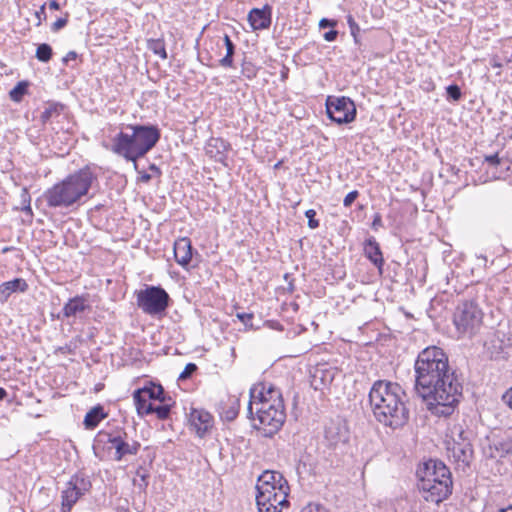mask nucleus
I'll list each match as a JSON object with an SVG mask.
<instances>
[{"label": "nucleus", "instance_id": "56", "mask_svg": "<svg viewBox=\"0 0 512 512\" xmlns=\"http://www.w3.org/2000/svg\"><path fill=\"white\" fill-rule=\"evenodd\" d=\"M6 397H7V391L4 388L0 387V401L4 400Z\"/></svg>", "mask_w": 512, "mask_h": 512}, {"label": "nucleus", "instance_id": "1", "mask_svg": "<svg viewBox=\"0 0 512 512\" xmlns=\"http://www.w3.org/2000/svg\"><path fill=\"white\" fill-rule=\"evenodd\" d=\"M415 391L436 416H450L462 397L463 378L449 366L447 354L437 346L419 352L415 363Z\"/></svg>", "mask_w": 512, "mask_h": 512}, {"label": "nucleus", "instance_id": "26", "mask_svg": "<svg viewBox=\"0 0 512 512\" xmlns=\"http://www.w3.org/2000/svg\"><path fill=\"white\" fill-rule=\"evenodd\" d=\"M107 416L108 414L105 412L104 407L101 404H97L86 413L83 425L85 429L93 430Z\"/></svg>", "mask_w": 512, "mask_h": 512}, {"label": "nucleus", "instance_id": "62", "mask_svg": "<svg viewBox=\"0 0 512 512\" xmlns=\"http://www.w3.org/2000/svg\"><path fill=\"white\" fill-rule=\"evenodd\" d=\"M492 66H493V67H501L502 65H501L500 63H498V62H494V63L492 64Z\"/></svg>", "mask_w": 512, "mask_h": 512}, {"label": "nucleus", "instance_id": "19", "mask_svg": "<svg viewBox=\"0 0 512 512\" xmlns=\"http://www.w3.org/2000/svg\"><path fill=\"white\" fill-rule=\"evenodd\" d=\"M88 294L76 295L70 298L63 306L62 311L57 315L58 319L76 318L89 311L91 306L88 303Z\"/></svg>", "mask_w": 512, "mask_h": 512}, {"label": "nucleus", "instance_id": "23", "mask_svg": "<svg viewBox=\"0 0 512 512\" xmlns=\"http://www.w3.org/2000/svg\"><path fill=\"white\" fill-rule=\"evenodd\" d=\"M173 252L176 262L182 267H187L192 260V244L190 239L183 237L175 240Z\"/></svg>", "mask_w": 512, "mask_h": 512}, {"label": "nucleus", "instance_id": "37", "mask_svg": "<svg viewBox=\"0 0 512 512\" xmlns=\"http://www.w3.org/2000/svg\"><path fill=\"white\" fill-rule=\"evenodd\" d=\"M347 19V24L350 28V33H351V36L353 37L354 39V42L357 44L359 43V37H358V34L360 32V27L359 25L356 23L354 17L352 15H347L346 17Z\"/></svg>", "mask_w": 512, "mask_h": 512}, {"label": "nucleus", "instance_id": "55", "mask_svg": "<svg viewBox=\"0 0 512 512\" xmlns=\"http://www.w3.org/2000/svg\"><path fill=\"white\" fill-rule=\"evenodd\" d=\"M223 42H224L225 47H227L230 44H233V41L231 40V38L227 34L224 35Z\"/></svg>", "mask_w": 512, "mask_h": 512}, {"label": "nucleus", "instance_id": "39", "mask_svg": "<svg viewBox=\"0 0 512 512\" xmlns=\"http://www.w3.org/2000/svg\"><path fill=\"white\" fill-rule=\"evenodd\" d=\"M197 370V365L195 363H188L184 370L180 373L178 379L181 381L189 379Z\"/></svg>", "mask_w": 512, "mask_h": 512}, {"label": "nucleus", "instance_id": "8", "mask_svg": "<svg viewBox=\"0 0 512 512\" xmlns=\"http://www.w3.org/2000/svg\"><path fill=\"white\" fill-rule=\"evenodd\" d=\"M259 425L255 428L261 431L264 437H273L283 426L286 419L285 406L280 391L273 387H261L259 401L256 407Z\"/></svg>", "mask_w": 512, "mask_h": 512}, {"label": "nucleus", "instance_id": "53", "mask_svg": "<svg viewBox=\"0 0 512 512\" xmlns=\"http://www.w3.org/2000/svg\"><path fill=\"white\" fill-rule=\"evenodd\" d=\"M170 297L169 294L162 288V312L169 305Z\"/></svg>", "mask_w": 512, "mask_h": 512}, {"label": "nucleus", "instance_id": "32", "mask_svg": "<svg viewBox=\"0 0 512 512\" xmlns=\"http://www.w3.org/2000/svg\"><path fill=\"white\" fill-rule=\"evenodd\" d=\"M53 56L52 47L47 43H41L37 46L35 57L43 63H47Z\"/></svg>", "mask_w": 512, "mask_h": 512}, {"label": "nucleus", "instance_id": "61", "mask_svg": "<svg viewBox=\"0 0 512 512\" xmlns=\"http://www.w3.org/2000/svg\"><path fill=\"white\" fill-rule=\"evenodd\" d=\"M150 169H151V170H157V171L159 170V169H158V167H156V165H155V164H152V165L150 166Z\"/></svg>", "mask_w": 512, "mask_h": 512}, {"label": "nucleus", "instance_id": "59", "mask_svg": "<svg viewBox=\"0 0 512 512\" xmlns=\"http://www.w3.org/2000/svg\"><path fill=\"white\" fill-rule=\"evenodd\" d=\"M315 510H316V512H323L324 511V509L322 507H319V506L315 507ZM308 512H313V508L311 506L309 507V511Z\"/></svg>", "mask_w": 512, "mask_h": 512}, {"label": "nucleus", "instance_id": "46", "mask_svg": "<svg viewBox=\"0 0 512 512\" xmlns=\"http://www.w3.org/2000/svg\"><path fill=\"white\" fill-rule=\"evenodd\" d=\"M336 25H337V21H336V20H333V19L322 18V19L319 21V27H320L321 29H325V28H334Z\"/></svg>", "mask_w": 512, "mask_h": 512}, {"label": "nucleus", "instance_id": "21", "mask_svg": "<svg viewBox=\"0 0 512 512\" xmlns=\"http://www.w3.org/2000/svg\"><path fill=\"white\" fill-rule=\"evenodd\" d=\"M271 21L272 8L269 5H265L262 8H253L248 13V22L254 31L269 28Z\"/></svg>", "mask_w": 512, "mask_h": 512}, {"label": "nucleus", "instance_id": "22", "mask_svg": "<svg viewBox=\"0 0 512 512\" xmlns=\"http://www.w3.org/2000/svg\"><path fill=\"white\" fill-rule=\"evenodd\" d=\"M206 153L216 162L224 163L230 144L220 137H211L206 144Z\"/></svg>", "mask_w": 512, "mask_h": 512}, {"label": "nucleus", "instance_id": "49", "mask_svg": "<svg viewBox=\"0 0 512 512\" xmlns=\"http://www.w3.org/2000/svg\"><path fill=\"white\" fill-rule=\"evenodd\" d=\"M383 226L382 217L379 213H376L372 221V229L378 230Z\"/></svg>", "mask_w": 512, "mask_h": 512}, {"label": "nucleus", "instance_id": "20", "mask_svg": "<svg viewBox=\"0 0 512 512\" xmlns=\"http://www.w3.org/2000/svg\"><path fill=\"white\" fill-rule=\"evenodd\" d=\"M267 487V490L271 489H289L288 481L284 478V476L278 471H264L257 480L256 490L264 491Z\"/></svg>", "mask_w": 512, "mask_h": 512}, {"label": "nucleus", "instance_id": "30", "mask_svg": "<svg viewBox=\"0 0 512 512\" xmlns=\"http://www.w3.org/2000/svg\"><path fill=\"white\" fill-rule=\"evenodd\" d=\"M174 404L175 402L170 396L164 393V389L162 388V429L165 428L167 421H171L170 413Z\"/></svg>", "mask_w": 512, "mask_h": 512}, {"label": "nucleus", "instance_id": "27", "mask_svg": "<svg viewBox=\"0 0 512 512\" xmlns=\"http://www.w3.org/2000/svg\"><path fill=\"white\" fill-rule=\"evenodd\" d=\"M65 109V105L60 102H48L44 111L40 115L42 124H46L54 118L59 117Z\"/></svg>", "mask_w": 512, "mask_h": 512}, {"label": "nucleus", "instance_id": "4", "mask_svg": "<svg viewBox=\"0 0 512 512\" xmlns=\"http://www.w3.org/2000/svg\"><path fill=\"white\" fill-rule=\"evenodd\" d=\"M368 399L373 416L380 424L396 430L408 423V397L398 383L387 380L375 381L370 388Z\"/></svg>", "mask_w": 512, "mask_h": 512}, {"label": "nucleus", "instance_id": "10", "mask_svg": "<svg viewBox=\"0 0 512 512\" xmlns=\"http://www.w3.org/2000/svg\"><path fill=\"white\" fill-rule=\"evenodd\" d=\"M111 444L110 448L115 449V460L120 461L126 455H136L140 444L133 442L130 444L127 441V433L124 430H117L115 432L99 431L94 439L93 450L95 455H98L100 446Z\"/></svg>", "mask_w": 512, "mask_h": 512}, {"label": "nucleus", "instance_id": "45", "mask_svg": "<svg viewBox=\"0 0 512 512\" xmlns=\"http://www.w3.org/2000/svg\"><path fill=\"white\" fill-rule=\"evenodd\" d=\"M359 193L357 190H353L351 192H349L344 200H343V205L345 207H350L352 205V203L356 200V198L358 197Z\"/></svg>", "mask_w": 512, "mask_h": 512}, {"label": "nucleus", "instance_id": "41", "mask_svg": "<svg viewBox=\"0 0 512 512\" xmlns=\"http://www.w3.org/2000/svg\"><path fill=\"white\" fill-rule=\"evenodd\" d=\"M305 216L308 219V227L311 229H316L319 227V221L315 219L316 211L314 209H308L305 212Z\"/></svg>", "mask_w": 512, "mask_h": 512}, {"label": "nucleus", "instance_id": "12", "mask_svg": "<svg viewBox=\"0 0 512 512\" xmlns=\"http://www.w3.org/2000/svg\"><path fill=\"white\" fill-rule=\"evenodd\" d=\"M328 118L337 124H348L355 120L356 106L349 97H331L326 100Z\"/></svg>", "mask_w": 512, "mask_h": 512}, {"label": "nucleus", "instance_id": "17", "mask_svg": "<svg viewBox=\"0 0 512 512\" xmlns=\"http://www.w3.org/2000/svg\"><path fill=\"white\" fill-rule=\"evenodd\" d=\"M446 450L448 458L457 464L458 467H462L463 470L469 467L474 453L472 443H446Z\"/></svg>", "mask_w": 512, "mask_h": 512}, {"label": "nucleus", "instance_id": "36", "mask_svg": "<svg viewBox=\"0 0 512 512\" xmlns=\"http://www.w3.org/2000/svg\"><path fill=\"white\" fill-rule=\"evenodd\" d=\"M320 379L321 383L323 385H326L327 383H330L332 381V377L330 376L329 379H327V375L324 373L323 370L316 369L313 376H312V386L314 389H319V386L317 384V380Z\"/></svg>", "mask_w": 512, "mask_h": 512}, {"label": "nucleus", "instance_id": "13", "mask_svg": "<svg viewBox=\"0 0 512 512\" xmlns=\"http://www.w3.org/2000/svg\"><path fill=\"white\" fill-rule=\"evenodd\" d=\"M92 484L88 477L82 473L74 474L62 491V512H70L74 504L88 492Z\"/></svg>", "mask_w": 512, "mask_h": 512}, {"label": "nucleus", "instance_id": "28", "mask_svg": "<svg viewBox=\"0 0 512 512\" xmlns=\"http://www.w3.org/2000/svg\"><path fill=\"white\" fill-rule=\"evenodd\" d=\"M473 433L470 430H465L461 425H455L451 429V439L447 440L446 443H464L470 442L472 443Z\"/></svg>", "mask_w": 512, "mask_h": 512}, {"label": "nucleus", "instance_id": "3", "mask_svg": "<svg viewBox=\"0 0 512 512\" xmlns=\"http://www.w3.org/2000/svg\"><path fill=\"white\" fill-rule=\"evenodd\" d=\"M368 399L373 416L380 424L396 430L408 423V397L398 383L387 380L375 381L370 388Z\"/></svg>", "mask_w": 512, "mask_h": 512}, {"label": "nucleus", "instance_id": "31", "mask_svg": "<svg viewBox=\"0 0 512 512\" xmlns=\"http://www.w3.org/2000/svg\"><path fill=\"white\" fill-rule=\"evenodd\" d=\"M262 386H265L264 384L260 383V384H256V385H253L251 388H250V391H249V395H250V399H249V402H248V406H247V413H248V417L249 418H253V406L258 404V401H259V391H261V387Z\"/></svg>", "mask_w": 512, "mask_h": 512}, {"label": "nucleus", "instance_id": "24", "mask_svg": "<svg viewBox=\"0 0 512 512\" xmlns=\"http://www.w3.org/2000/svg\"><path fill=\"white\" fill-rule=\"evenodd\" d=\"M364 255L381 271L384 265V258L379 243L374 237L364 242Z\"/></svg>", "mask_w": 512, "mask_h": 512}, {"label": "nucleus", "instance_id": "52", "mask_svg": "<svg viewBox=\"0 0 512 512\" xmlns=\"http://www.w3.org/2000/svg\"><path fill=\"white\" fill-rule=\"evenodd\" d=\"M78 54L75 51H69L62 59L63 64L67 65L69 61L75 60Z\"/></svg>", "mask_w": 512, "mask_h": 512}, {"label": "nucleus", "instance_id": "18", "mask_svg": "<svg viewBox=\"0 0 512 512\" xmlns=\"http://www.w3.org/2000/svg\"><path fill=\"white\" fill-rule=\"evenodd\" d=\"M189 422L195 433L203 438L213 427V416L204 409L192 408L189 414Z\"/></svg>", "mask_w": 512, "mask_h": 512}, {"label": "nucleus", "instance_id": "25", "mask_svg": "<svg viewBox=\"0 0 512 512\" xmlns=\"http://www.w3.org/2000/svg\"><path fill=\"white\" fill-rule=\"evenodd\" d=\"M28 284L23 278H15L11 281L0 284V303L8 301L9 297L16 292H26Z\"/></svg>", "mask_w": 512, "mask_h": 512}, {"label": "nucleus", "instance_id": "47", "mask_svg": "<svg viewBox=\"0 0 512 512\" xmlns=\"http://www.w3.org/2000/svg\"><path fill=\"white\" fill-rule=\"evenodd\" d=\"M35 17L37 19L36 26H40L42 21L46 19V11H45V4L42 5L39 10L35 12Z\"/></svg>", "mask_w": 512, "mask_h": 512}, {"label": "nucleus", "instance_id": "58", "mask_svg": "<svg viewBox=\"0 0 512 512\" xmlns=\"http://www.w3.org/2000/svg\"><path fill=\"white\" fill-rule=\"evenodd\" d=\"M498 512H512V506H508L506 508H501Z\"/></svg>", "mask_w": 512, "mask_h": 512}, {"label": "nucleus", "instance_id": "33", "mask_svg": "<svg viewBox=\"0 0 512 512\" xmlns=\"http://www.w3.org/2000/svg\"><path fill=\"white\" fill-rule=\"evenodd\" d=\"M494 447L498 452L499 457H503L505 455L512 453V440L510 439H500L494 442Z\"/></svg>", "mask_w": 512, "mask_h": 512}, {"label": "nucleus", "instance_id": "34", "mask_svg": "<svg viewBox=\"0 0 512 512\" xmlns=\"http://www.w3.org/2000/svg\"><path fill=\"white\" fill-rule=\"evenodd\" d=\"M235 44H230L226 47V55L219 60V65L224 68L233 67V55L235 54Z\"/></svg>", "mask_w": 512, "mask_h": 512}, {"label": "nucleus", "instance_id": "42", "mask_svg": "<svg viewBox=\"0 0 512 512\" xmlns=\"http://www.w3.org/2000/svg\"><path fill=\"white\" fill-rule=\"evenodd\" d=\"M239 412V399L234 398L233 399V405L232 407L226 411V419L227 420H233L236 418Z\"/></svg>", "mask_w": 512, "mask_h": 512}, {"label": "nucleus", "instance_id": "40", "mask_svg": "<svg viewBox=\"0 0 512 512\" xmlns=\"http://www.w3.org/2000/svg\"><path fill=\"white\" fill-rule=\"evenodd\" d=\"M69 13L66 12L64 17L58 18L52 25L51 31L56 33L63 29L68 23Z\"/></svg>", "mask_w": 512, "mask_h": 512}, {"label": "nucleus", "instance_id": "43", "mask_svg": "<svg viewBox=\"0 0 512 512\" xmlns=\"http://www.w3.org/2000/svg\"><path fill=\"white\" fill-rule=\"evenodd\" d=\"M237 318L249 328H253L252 319L254 315L252 313H238Z\"/></svg>", "mask_w": 512, "mask_h": 512}, {"label": "nucleus", "instance_id": "35", "mask_svg": "<svg viewBox=\"0 0 512 512\" xmlns=\"http://www.w3.org/2000/svg\"><path fill=\"white\" fill-rule=\"evenodd\" d=\"M447 100L457 102L462 97V92L457 84H451L446 87Z\"/></svg>", "mask_w": 512, "mask_h": 512}, {"label": "nucleus", "instance_id": "14", "mask_svg": "<svg viewBox=\"0 0 512 512\" xmlns=\"http://www.w3.org/2000/svg\"><path fill=\"white\" fill-rule=\"evenodd\" d=\"M288 491L289 489L274 488L264 491H259L256 494V504L259 512H281V508L288 505Z\"/></svg>", "mask_w": 512, "mask_h": 512}, {"label": "nucleus", "instance_id": "60", "mask_svg": "<svg viewBox=\"0 0 512 512\" xmlns=\"http://www.w3.org/2000/svg\"><path fill=\"white\" fill-rule=\"evenodd\" d=\"M166 58H167V53H166L165 48L162 46V59H166Z\"/></svg>", "mask_w": 512, "mask_h": 512}, {"label": "nucleus", "instance_id": "51", "mask_svg": "<svg viewBox=\"0 0 512 512\" xmlns=\"http://www.w3.org/2000/svg\"><path fill=\"white\" fill-rule=\"evenodd\" d=\"M148 46L155 54H160V39L151 40Z\"/></svg>", "mask_w": 512, "mask_h": 512}, {"label": "nucleus", "instance_id": "50", "mask_svg": "<svg viewBox=\"0 0 512 512\" xmlns=\"http://www.w3.org/2000/svg\"><path fill=\"white\" fill-rule=\"evenodd\" d=\"M502 400L512 409V387L503 394Z\"/></svg>", "mask_w": 512, "mask_h": 512}, {"label": "nucleus", "instance_id": "11", "mask_svg": "<svg viewBox=\"0 0 512 512\" xmlns=\"http://www.w3.org/2000/svg\"><path fill=\"white\" fill-rule=\"evenodd\" d=\"M133 400L139 416L155 414L160 419V384L151 382L149 386L136 389Z\"/></svg>", "mask_w": 512, "mask_h": 512}, {"label": "nucleus", "instance_id": "29", "mask_svg": "<svg viewBox=\"0 0 512 512\" xmlns=\"http://www.w3.org/2000/svg\"><path fill=\"white\" fill-rule=\"evenodd\" d=\"M29 82L19 81L9 92L10 99L14 102H20L24 95L28 93Z\"/></svg>", "mask_w": 512, "mask_h": 512}, {"label": "nucleus", "instance_id": "5", "mask_svg": "<svg viewBox=\"0 0 512 512\" xmlns=\"http://www.w3.org/2000/svg\"><path fill=\"white\" fill-rule=\"evenodd\" d=\"M95 181H97V176L89 167L79 169L45 191L44 199L47 206L69 208L79 204Z\"/></svg>", "mask_w": 512, "mask_h": 512}, {"label": "nucleus", "instance_id": "48", "mask_svg": "<svg viewBox=\"0 0 512 512\" xmlns=\"http://www.w3.org/2000/svg\"><path fill=\"white\" fill-rule=\"evenodd\" d=\"M337 36H338V31L334 30L333 28L330 31L325 32L323 35L324 39L328 42L335 41L337 39Z\"/></svg>", "mask_w": 512, "mask_h": 512}, {"label": "nucleus", "instance_id": "6", "mask_svg": "<svg viewBox=\"0 0 512 512\" xmlns=\"http://www.w3.org/2000/svg\"><path fill=\"white\" fill-rule=\"evenodd\" d=\"M131 133L120 131L114 138L111 151L131 161L136 166V161L145 156L158 142L160 132L152 125H128Z\"/></svg>", "mask_w": 512, "mask_h": 512}, {"label": "nucleus", "instance_id": "15", "mask_svg": "<svg viewBox=\"0 0 512 512\" xmlns=\"http://www.w3.org/2000/svg\"><path fill=\"white\" fill-rule=\"evenodd\" d=\"M137 305L146 314L160 315V285H145L136 291Z\"/></svg>", "mask_w": 512, "mask_h": 512}, {"label": "nucleus", "instance_id": "63", "mask_svg": "<svg viewBox=\"0 0 512 512\" xmlns=\"http://www.w3.org/2000/svg\"><path fill=\"white\" fill-rule=\"evenodd\" d=\"M167 425H168V427H170L171 429H173V425H172V423H170V422H169Z\"/></svg>", "mask_w": 512, "mask_h": 512}, {"label": "nucleus", "instance_id": "2", "mask_svg": "<svg viewBox=\"0 0 512 512\" xmlns=\"http://www.w3.org/2000/svg\"><path fill=\"white\" fill-rule=\"evenodd\" d=\"M368 399L373 416L380 424L396 430L408 423V397L398 383L387 380L375 381L370 388Z\"/></svg>", "mask_w": 512, "mask_h": 512}, {"label": "nucleus", "instance_id": "16", "mask_svg": "<svg viewBox=\"0 0 512 512\" xmlns=\"http://www.w3.org/2000/svg\"><path fill=\"white\" fill-rule=\"evenodd\" d=\"M324 438L329 447L336 448L341 444H346L350 438L346 421L337 417L327 422L324 430Z\"/></svg>", "mask_w": 512, "mask_h": 512}, {"label": "nucleus", "instance_id": "9", "mask_svg": "<svg viewBox=\"0 0 512 512\" xmlns=\"http://www.w3.org/2000/svg\"><path fill=\"white\" fill-rule=\"evenodd\" d=\"M483 312L479 305L471 301H463L454 313L453 322L460 334L473 336L482 325Z\"/></svg>", "mask_w": 512, "mask_h": 512}, {"label": "nucleus", "instance_id": "7", "mask_svg": "<svg viewBox=\"0 0 512 512\" xmlns=\"http://www.w3.org/2000/svg\"><path fill=\"white\" fill-rule=\"evenodd\" d=\"M416 475L419 491L426 501L439 504L452 494V475L442 461L429 459L419 465Z\"/></svg>", "mask_w": 512, "mask_h": 512}, {"label": "nucleus", "instance_id": "64", "mask_svg": "<svg viewBox=\"0 0 512 512\" xmlns=\"http://www.w3.org/2000/svg\"><path fill=\"white\" fill-rule=\"evenodd\" d=\"M119 512H128L127 510H120Z\"/></svg>", "mask_w": 512, "mask_h": 512}, {"label": "nucleus", "instance_id": "57", "mask_svg": "<svg viewBox=\"0 0 512 512\" xmlns=\"http://www.w3.org/2000/svg\"><path fill=\"white\" fill-rule=\"evenodd\" d=\"M15 249H16V248H15V247H13V246H6V247H4V248L2 249V253H3V254H5V253L10 252V251H13V250H15Z\"/></svg>", "mask_w": 512, "mask_h": 512}, {"label": "nucleus", "instance_id": "38", "mask_svg": "<svg viewBox=\"0 0 512 512\" xmlns=\"http://www.w3.org/2000/svg\"><path fill=\"white\" fill-rule=\"evenodd\" d=\"M21 198H22V203H23V208H22V211L29 215L30 217L33 216V212H32V208H31V205H30V202H31V197L27 191L26 188L23 189V192L21 194Z\"/></svg>", "mask_w": 512, "mask_h": 512}, {"label": "nucleus", "instance_id": "44", "mask_svg": "<svg viewBox=\"0 0 512 512\" xmlns=\"http://www.w3.org/2000/svg\"><path fill=\"white\" fill-rule=\"evenodd\" d=\"M484 160L489 165L494 166V167H497L503 163V159L499 157L498 153L485 156Z\"/></svg>", "mask_w": 512, "mask_h": 512}, {"label": "nucleus", "instance_id": "54", "mask_svg": "<svg viewBox=\"0 0 512 512\" xmlns=\"http://www.w3.org/2000/svg\"><path fill=\"white\" fill-rule=\"evenodd\" d=\"M49 7L50 9L52 10H59L61 8V5L58 1L56 0H52L50 3H49Z\"/></svg>", "mask_w": 512, "mask_h": 512}]
</instances>
